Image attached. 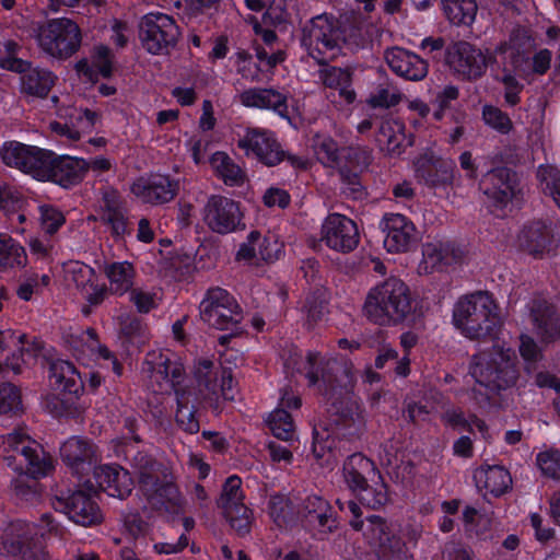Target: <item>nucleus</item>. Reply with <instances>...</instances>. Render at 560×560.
<instances>
[{"label": "nucleus", "instance_id": "1", "mask_svg": "<svg viewBox=\"0 0 560 560\" xmlns=\"http://www.w3.org/2000/svg\"><path fill=\"white\" fill-rule=\"evenodd\" d=\"M452 322L464 337L477 341L493 339L502 324L500 307L487 291L460 296L454 304Z\"/></svg>", "mask_w": 560, "mask_h": 560}, {"label": "nucleus", "instance_id": "2", "mask_svg": "<svg viewBox=\"0 0 560 560\" xmlns=\"http://www.w3.org/2000/svg\"><path fill=\"white\" fill-rule=\"evenodd\" d=\"M469 373L477 385L487 390V396L498 394L516 385L520 378L517 355L509 347L493 345L471 357Z\"/></svg>", "mask_w": 560, "mask_h": 560}, {"label": "nucleus", "instance_id": "3", "mask_svg": "<svg viewBox=\"0 0 560 560\" xmlns=\"http://www.w3.org/2000/svg\"><path fill=\"white\" fill-rule=\"evenodd\" d=\"M58 524L50 514H44L39 523L18 520L4 529L0 542V552L10 560H50L47 548L39 537L56 534Z\"/></svg>", "mask_w": 560, "mask_h": 560}, {"label": "nucleus", "instance_id": "4", "mask_svg": "<svg viewBox=\"0 0 560 560\" xmlns=\"http://www.w3.org/2000/svg\"><path fill=\"white\" fill-rule=\"evenodd\" d=\"M0 460L20 476L40 478L54 468L51 457L23 429L0 435Z\"/></svg>", "mask_w": 560, "mask_h": 560}, {"label": "nucleus", "instance_id": "5", "mask_svg": "<svg viewBox=\"0 0 560 560\" xmlns=\"http://www.w3.org/2000/svg\"><path fill=\"white\" fill-rule=\"evenodd\" d=\"M411 312L410 290L402 280L395 277H390L372 288L363 305L364 316L381 326L399 324Z\"/></svg>", "mask_w": 560, "mask_h": 560}, {"label": "nucleus", "instance_id": "6", "mask_svg": "<svg viewBox=\"0 0 560 560\" xmlns=\"http://www.w3.org/2000/svg\"><path fill=\"white\" fill-rule=\"evenodd\" d=\"M345 40L339 21L329 13L312 18L302 28L301 43L319 65L336 58Z\"/></svg>", "mask_w": 560, "mask_h": 560}, {"label": "nucleus", "instance_id": "7", "mask_svg": "<svg viewBox=\"0 0 560 560\" xmlns=\"http://www.w3.org/2000/svg\"><path fill=\"white\" fill-rule=\"evenodd\" d=\"M35 38L45 54L59 60L72 57L82 43L79 25L68 18L51 19L40 24Z\"/></svg>", "mask_w": 560, "mask_h": 560}, {"label": "nucleus", "instance_id": "8", "mask_svg": "<svg viewBox=\"0 0 560 560\" xmlns=\"http://www.w3.org/2000/svg\"><path fill=\"white\" fill-rule=\"evenodd\" d=\"M194 378L199 399L213 411L221 409V399H234V382L229 369L215 366L209 359H199L195 363Z\"/></svg>", "mask_w": 560, "mask_h": 560}, {"label": "nucleus", "instance_id": "9", "mask_svg": "<svg viewBox=\"0 0 560 560\" xmlns=\"http://www.w3.org/2000/svg\"><path fill=\"white\" fill-rule=\"evenodd\" d=\"M175 20L164 13L145 14L139 23V38L143 48L152 55L168 54L179 38Z\"/></svg>", "mask_w": 560, "mask_h": 560}, {"label": "nucleus", "instance_id": "10", "mask_svg": "<svg viewBox=\"0 0 560 560\" xmlns=\"http://www.w3.org/2000/svg\"><path fill=\"white\" fill-rule=\"evenodd\" d=\"M205 323L217 329H230L242 320V311L235 299L224 289L213 288L207 292L200 305Z\"/></svg>", "mask_w": 560, "mask_h": 560}, {"label": "nucleus", "instance_id": "11", "mask_svg": "<svg viewBox=\"0 0 560 560\" xmlns=\"http://www.w3.org/2000/svg\"><path fill=\"white\" fill-rule=\"evenodd\" d=\"M202 219L210 231L221 235L245 229L238 202L224 196L212 195L208 198Z\"/></svg>", "mask_w": 560, "mask_h": 560}, {"label": "nucleus", "instance_id": "12", "mask_svg": "<svg viewBox=\"0 0 560 560\" xmlns=\"http://www.w3.org/2000/svg\"><path fill=\"white\" fill-rule=\"evenodd\" d=\"M143 372L148 374L155 390L161 393L174 392L176 396L185 393L182 384L185 370L182 363L173 361L161 352H151L143 363Z\"/></svg>", "mask_w": 560, "mask_h": 560}, {"label": "nucleus", "instance_id": "13", "mask_svg": "<svg viewBox=\"0 0 560 560\" xmlns=\"http://www.w3.org/2000/svg\"><path fill=\"white\" fill-rule=\"evenodd\" d=\"M98 213L101 222L116 241H124L130 235L127 201L117 189L107 186L101 190Z\"/></svg>", "mask_w": 560, "mask_h": 560}, {"label": "nucleus", "instance_id": "14", "mask_svg": "<svg viewBox=\"0 0 560 560\" xmlns=\"http://www.w3.org/2000/svg\"><path fill=\"white\" fill-rule=\"evenodd\" d=\"M52 506L82 526L97 525L103 521V514L93 494L83 490L73 491L69 495H56Z\"/></svg>", "mask_w": 560, "mask_h": 560}, {"label": "nucleus", "instance_id": "15", "mask_svg": "<svg viewBox=\"0 0 560 560\" xmlns=\"http://www.w3.org/2000/svg\"><path fill=\"white\" fill-rule=\"evenodd\" d=\"M320 242L337 253H350L358 247L360 242L358 226L348 217L331 213L322 224Z\"/></svg>", "mask_w": 560, "mask_h": 560}, {"label": "nucleus", "instance_id": "16", "mask_svg": "<svg viewBox=\"0 0 560 560\" xmlns=\"http://www.w3.org/2000/svg\"><path fill=\"white\" fill-rule=\"evenodd\" d=\"M446 62L457 75L467 80L479 79L488 67L487 56L468 42H457L448 47Z\"/></svg>", "mask_w": 560, "mask_h": 560}, {"label": "nucleus", "instance_id": "17", "mask_svg": "<svg viewBox=\"0 0 560 560\" xmlns=\"http://www.w3.org/2000/svg\"><path fill=\"white\" fill-rule=\"evenodd\" d=\"M237 147L246 155H254L267 166H275L284 160V151L278 143L275 135L265 129L248 128L237 141Z\"/></svg>", "mask_w": 560, "mask_h": 560}, {"label": "nucleus", "instance_id": "18", "mask_svg": "<svg viewBox=\"0 0 560 560\" xmlns=\"http://www.w3.org/2000/svg\"><path fill=\"white\" fill-rule=\"evenodd\" d=\"M416 177L430 188L446 189L457 178L456 164L450 158L427 154L416 162Z\"/></svg>", "mask_w": 560, "mask_h": 560}, {"label": "nucleus", "instance_id": "19", "mask_svg": "<svg viewBox=\"0 0 560 560\" xmlns=\"http://www.w3.org/2000/svg\"><path fill=\"white\" fill-rule=\"evenodd\" d=\"M382 230L385 233L384 247L388 253H407L418 243V231L415 224L402 214H385Z\"/></svg>", "mask_w": 560, "mask_h": 560}, {"label": "nucleus", "instance_id": "20", "mask_svg": "<svg viewBox=\"0 0 560 560\" xmlns=\"http://www.w3.org/2000/svg\"><path fill=\"white\" fill-rule=\"evenodd\" d=\"M60 457L74 475L83 476L97 464L98 451L89 439L71 436L60 446Z\"/></svg>", "mask_w": 560, "mask_h": 560}, {"label": "nucleus", "instance_id": "21", "mask_svg": "<svg viewBox=\"0 0 560 560\" xmlns=\"http://www.w3.org/2000/svg\"><path fill=\"white\" fill-rule=\"evenodd\" d=\"M142 493L149 503L159 511L171 515H180L185 512L186 500L172 478L166 475L162 480L156 479L150 490H142Z\"/></svg>", "mask_w": 560, "mask_h": 560}, {"label": "nucleus", "instance_id": "22", "mask_svg": "<svg viewBox=\"0 0 560 560\" xmlns=\"http://www.w3.org/2000/svg\"><path fill=\"white\" fill-rule=\"evenodd\" d=\"M481 186L492 205L500 209L505 208L518 191L515 175L506 167H498L487 173Z\"/></svg>", "mask_w": 560, "mask_h": 560}, {"label": "nucleus", "instance_id": "23", "mask_svg": "<svg viewBox=\"0 0 560 560\" xmlns=\"http://www.w3.org/2000/svg\"><path fill=\"white\" fill-rule=\"evenodd\" d=\"M178 184L164 175L139 178L131 186V192L138 199L154 206L170 202L176 196Z\"/></svg>", "mask_w": 560, "mask_h": 560}, {"label": "nucleus", "instance_id": "24", "mask_svg": "<svg viewBox=\"0 0 560 560\" xmlns=\"http://www.w3.org/2000/svg\"><path fill=\"white\" fill-rule=\"evenodd\" d=\"M7 62L8 69L22 73V91L30 95L45 97L55 84L56 77L48 70L33 68L21 59H8Z\"/></svg>", "mask_w": 560, "mask_h": 560}, {"label": "nucleus", "instance_id": "25", "mask_svg": "<svg viewBox=\"0 0 560 560\" xmlns=\"http://www.w3.org/2000/svg\"><path fill=\"white\" fill-rule=\"evenodd\" d=\"M384 57L390 70L406 80L421 81L428 74V62L407 49L393 47L385 51Z\"/></svg>", "mask_w": 560, "mask_h": 560}, {"label": "nucleus", "instance_id": "26", "mask_svg": "<svg viewBox=\"0 0 560 560\" xmlns=\"http://www.w3.org/2000/svg\"><path fill=\"white\" fill-rule=\"evenodd\" d=\"M553 243L550 224L536 220L525 224L517 235L520 248L534 257H542L549 253Z\"/></svg>", "mask_w": 560, "mask_h": 560}, {"label": "nucleus", "instance_id": "27", "mask_svg": "<svg viewBox=\"0 0 560 560\" xmlns=\"http://www.w3.org/2000/svg\"><path fill=\"white\" fill-rule=\"evenodd\" d=\"M240 103L245 107L272 110L288 118V95L272 88H249L238 94Z\"/></svg>", "mask_w": 560, "mask_h": 560}, {"label": "nucleus", "instance_id": "28", "mask_svg": "<svg viewBox=\"0 0 560 560\" xmlns=\"http://www.w3.org/2000/svg\"><path fill=\"white\" fill-rule=\"evenodd\" d=\"M533 330L541 342H555L560 339V314L546 301L534 302L530 310Z\"/></svg>", "mask_w": 560, "mask_h": 560}, {"label": "nucleus", "instance_id": "29", "mask_svg": "<svg viewBox=\"0 0 560 560\" xmlns=\"http://www.w3.org/2000/svg\"><path fill=\"white\" fill-rule=\"evenodd\" d=\"M89 171L88 161L68 155H54L47 182L63 188H70L81 183Z\"/></svg>", "mask_w": 560, "mask_h": 560}, {"label": "nucleus", "instance_id": "30", "mask_svg": "<svg viewBox=\"0 0 560 560\" xmlns=\"http://www.w3.org/2000/svg\"><path fill=\"white\" fill-rule=\"evenodd\" d=\"M98 487L109 497L125 499L133 487L130 474L119 466L103 465L94 469Z\"/></svg>", "mask_w": 560, "mask_h": 560}, {"label": "nucleus", "instance_id": "31", "mask_svg": "<svg viewBox=\"0 0 560 560\" xmlns=\"http://www.w3.org/2000/svg\"><path fill=\"white\" fill-rule=\"evenodd\" d=\"M462 258L463 250L451 243H425L422 245L419 271L431 273L442 266L458 262Z\"/></svg>", "mask_w": 560, "mask_h": 560}, {"label": "nucleus", "instance_id": "32", "mask_svg": "<svg viewBox=\"0 0 560 560\" xmlns=\"http://www.w3.org/2000/svg\"><path fill=\"white\" fill-rule=\"evenodd\" d=\"M300 513L304 522L318 532H331L336 527L331 508L322 497L315 494L306 497Z\"/></svg>", "mask_w": 560, "mask_h": 560}, {"label": "nucleus", "instance_id": "33", "mask_svg": "<svg viewBox=\"0 0 560 560\" xmlns=\"http://www.w3.org/2000/svg\"><path fill=\"white\" fill-rule=\"evenodd\" d=\"M49 381L54 389L78 397L83 392V382L75 366L66 360H56L50 363Z\"/></svg>", "mask_w": 560, "mask_h": 560}, {"label": "nucleus", "instance_id": "34", "mask_svg": "<svg viewBox=\"0 0 560 560\" xmlns=\"http://www.w3.org/2000/svg\"><path fill=\"white\" fill-rule=\"evenodd\" d=\"M346 485L352 492L364 490L366 482L376 475L374 463L361 453L350 455L342 467Z\"/></svg>", "mask_w": 560, "mask_h": 560}, {"label": "nucleus", "instance_id": "35", "mask_svg": "<svg viewBox=\"0 0 560 560\" xmlns=\"http://www.w3.org/2000/svg\"><path fill=\"white\" fill-rule=\"evenodd\" d=\"M349 524L354 530L362 532L366 544L375 548L376 552L396 536L392 534L387 522L378 515L368 516L365 521L351 520Z\"/></svg>", "mask_w": 560, "mask_h": 560}, {"label": "nucleus", "instance_id": "36", "mask_svg": "<svg viewBox=\"0 0 560 560\" xmlns=\"http://www.w3.org/2000/svg\"><path fill=\"white\" fill-rule=\"evenodd\" d=\"M474 477L478 487L494 497L504 494L512 486L510 472L501 466L480 467Z\"/></svg>", "mask_w": 560, "mask_h": 560}, {"label": "nucleus", "instance_id": "37", "mask_svg": "<svg viewBox=\"0 0 560 560\" xmlns=\"http://www.w3.org/2000/svg\"><path fill=\"white\" fill-rule=\"evenodd\" d=\"M75 119L77 126L52 121L50 122V129L67 141L75 142L80 140L82 133H90L94 129L100 120V116L93 110L84 109L78 112Z\"/></svg>", "mask_w": 560, "mask_h": 560}, {"label": "nucleus", "instance_id": "38", "mask_svg": "<svg viewBox=\"0 0 560 560\" xmlns=\"http://www.w3.org/2000/svg\"><path fill=\"white\" fill-rule=\"evenodd\" d=\"M334 364V360L326 358L320 352L308 351L298 366V372L307 378L310 385H315L319 380L330 382Z\"/></svg>", "mask_w": 560, "mask_h": 560}, {"label": "nucleus", "instance_id": "39", "mask_svg": "<svg viewBox=\"0 0 560 560\" xmlns=\"http://www.w3.org/2000/svg\"><path fill=\"white\" fill-rule=\"evenodd\" d=\"M104 273L109 282V291L113 294L124 295L133 288L136 270L128 261H116L104 267Z\"/></svg>", "mask_w": 560, "mask_h": 560}, {"label": "nucleus", "instance_id": "40", "mask_svg": "<svg viewBox=\"0 0 560 560\" xmlns=\"http://www.w3.org/2000/svg\"><path fill=\"white\" fill-rule=\"evenodd\" d=\"M27 265L25 248L5 233H0V272L22 269Z\"/></svg>", "mask_w": 560, "mask_h": 560}, {"label": "nucleus", "instance_id": "41", "mask_svg": "<svg viewBox=\"0 0 560 560\" xmlns=\"http://www.w3.org/2000/svg\"><path fill=\"white\" fill-rule=\"evenodd\" d=\"M498 50L503 54L509 52V56L513 59L514 70L520 75L526 77L529 73L542 75L550 69L552 54L548 49H540L533 56L530 70L523 67V57L515 50H510L505 45L500 46Z\"/></svg>", "mask_w": 560, "mask_h": 560}, {"label": "nucleus", "instance_id": "42", "mask_svg": "<svg viewBox=\"0 0 560 560\" xmlns=\"http://www.w3.org/2000/svg\"><path fill=\"white\" fill-rule=\"evenodd\" d=\"M320 79L327 88L337 90L339 96L348 104L354 101L355 92L350 89L351 73L349 70L337 67L325 68L320 71Z\"/></svg>", "mask_w": 560, "mask_h": 560}, {"label": "nucleus", "instance_id": "43", "mask_svg": "<svg viewBox=\"0 0 560 560\" xmlns=\"http://www.w3.org/2000/svg\"><path fill=\"white\" fill-rule=\"evenodd\" d=\"M446 19L454 25H470L477 14L476 0H441Z\"/></svg>", "mask_w": 560, "mask_h": 560}, {"label": "nucleus", "instance_id": "44", "mask_svg": "<svg viewBox=\"0 0 560 560\" xmlns=\"http://www.w3.org/2000/svg\"><path fill=\"white\" fill-rule=\"evenodd\" d=\"M131 467L138 477L141 491L150 490L152 483L160 477L161 465L147 453H136L131 458Z\"/></svg>", "mask_w": 560, "mask_h": 560}, {"label": "nucleus", "instance_id": "45", "mask_svg": "<svg viewBox=\"0 0 560 560\" xmlns=\"http://www.w3.org/2000/svg\"><path fill=\"white\" fill-rule=\"evenodd\" d=\"M210 164L226 185L236 186L244 182V172L225 152L213 153Z\"/></svg>", "mask_w": 560, "mask_h": 560}, {"label": "nucleus", "instance_id": "46", "mask_svg": "<svg viewBox=\"0 0 560 560\" xmlns=\"http://www.w3.org/2000/svg\"><path fill=\"white\" fill-rule=\"evenodd\" d=\"M377 142L387 153L399 154L405 142L402 124L396 120L382 122L377 135Z\"/></svg>", "mask_w": 560, "mask_h": 560}, {"label": "nucleus", "instance_id": "47", "mask_svg": "<svg viewBox=\"0 0 560 560\" xmlns=\"http://www.w3.org/2000/svg\"><path fill=\"white\" fill-rule=\"evenodd\" d=\"M54 155V152L34 145L23 173L37 180L47 182Z\"/></svg>", "mask_w": 560, "mask_h": 560}, {"label": "nucleus", "instance_id": "48", "mask_svg": "<svg viewBox=\"0 0 560 560\" xmlns=\"http://www.w3.org/2000/svg\"><path fill=\"white\" fill-rule=\"evenodd\" d=\"M33 147L13 140L5 141L0 147V160L4 165L23 172Z\"/></svg>", "mask_w": 560, "mask_h": 560}, {"label": "nucleus", "instance_id": "49", "mask_svg": "<svg viewBox=\"0 0 560 560\" xmlns=\"http://www.w3.org/2000/svg\"><path fill=\"white\" fill-rule=\"evenodd\" d=\"M312 147L317 160L327 167H335L340 160L339 145L328 135H315Z\"/></svg>", "mask_w": 560, "mask_h": 560}, {"label": "nucleus", "instance_id": "50", "mask_svg": "<svg viewBox=\"0 0 560 560\" xmlns=\"http://www.w3.org/2000/svg\"><path fill=\"white\" fill-rule=\"evenodd\" d=\"M223 515L236 535L243 537L250 533L254 524V514L245 503L232 508L229 506V509L223 511Z\"/></svg>", "mask_w": 560, "mask_h": 560}, {"label": "nucleus", "instance_id": "51", "mask_svg": "<svg viewBox=\"0 0 560 560\" xmlns=\"http://www.w3.org/2000/svg\"><path fill=\"white\" fill-rule=\"evenodd\" d=\"M337 429L346 436L359 434L364 428V417L360 407L351 402L336 419Z\"/></svg>", "mask_w": 560, "mask_h": 560}, {"label": "nucleus", "instance_id": "52", "mask_svg": "<svg viewBox=\"0 0 560 560\" xmlns=\"http://www.w3.org/2000/svg\"><path fill=\"white\" fill-rule=\"evenodd\" d=\"M541 191L560 209V170L553 165H540L537 170Z\"/></svg>", "mask_w": 560, "mask_h": 560}, {"label": "nucleus", "instance_id": "53", "mask_svg": "<svg viewBox=\"0 0 560 560\" xmlns=\"http://www.w3.org/2000/svg\"><path fill=\"white\" fill-rule=\"evenodd\" d=\"M268 425L277 439L291 441L294 438V423L291 415L285 409L277 408L271 412Z\"/></svg>", "mask_w": 560, "mask_h": 560}, {"label": "nucleus", "instance_id": "54", "mask_svg": "<svg viewBox=\"0 0 560 560\" xmlns=\"http://www.w3.org/2000/svg\"><path fill=\"white\" fill-rule=\"evenodd\" d=\"M23 411L22 395L12 383L0 384V415L16 416Z\"/></svg>", "mask_w": 560, "mask_h": 560}, {"label": "nucleus", "instance_id": "55", "mask_svg": "<svg viewBox=\"0 0 560 560\" xmlns=\"http://www.w3.org/2000/svg\"><path fill=\"white\" fill-rule=\"evenodd\" d=\"M244 493L242 490V480L237 476L229 477L223 487L220 499L218 501L219 506L222 511L229 509V506H235L244 503Z\"/></svg>", "mask_w": 560, "mask_h": 560}, {"label": "nucleus", "instance_id": "56", "mask_svg": "<svg viewBox=\"0 0 560 560\" xmlns=\"http://www.w3.org/2000/svg\"><path fill=\"white\" fill-rule=\"evenodd\" d=\"M401 100L400 91L393 83L378 85L370 94L369 104L372 107L389 108L397 105Z\"/></svg>", "mask_w": 560, "mask_h": 560}, {"label": "nucleus", "instance_id": "57", "mask_svg": "<svg viewBox=\"0 0 560 560\" xmlns=\"http://www.w3.org/2000/svg\"><path fill=\"white\" fill-rule=\"evenodd\" d=\"M50 282L48 275L38 276L37 273L28 275L21 279L18 288L16 295L20 300L31 301L34 295L40 293L43 288H46Z\"/></svg>", "mask_w": 560, "mask_h": 560}, {"label": "nucleus", "instance_id": "58", "mask_svg": "<svg viewBox=\"0 0 560 560\" xmlns=\"http://www.w3.org/2000/svg\"><path fill=\"white\" fill-rule=\"evenodd\" d=\"M306 314V323L308 327H313L322 322L327 314V302L322 292L310 295L303 306Z\"/></svg>", "mask_w": 560, "mask_h": 560}, {"label": "nucleus", "instance_id": "59", "mask_svg": "<svg viewBox=\"0 0 560 560\" xmlns=\"http://www.w3.org/2000/svg\"><path fill=\"white\" fill-rule=\"evenodd\" d=\"M268 513L278 526L285 525L292 515L289 498L284 494L271 495L268 502Z\"/></svg>", "mask_w": 560, "mask_h": 560}, {"label": "nucleus", "instance_id": "60", "mask_svg": "<svg viewBox=\"0 0 560 560\" xmlns=\"http://www.w3.org/2000/svg\"><path fill=\"white\" fill-rule=\"evenodd\" d=\"M38 210L40 229L47 235L55 234L66 222L62 212L54 206L43 205Z\"/></svg>", "mask_w": 560, "mask_h": 560}, {"label": "nucleus", "instance_id": "61", "mask_svg": "<svg viewBox=\"0 0 560 560\" xmlns=\"http://www.w3.org/2000/svg\"><path fill=\"white\" fill-rule=\"evenodd\" d=\"M482 118L486 125L502 135H508L513 128V122L508 114L492 105L483 106Z\"/></svg>", "mask_w": 560, "mask_h": 560}, {"label": "nucleus", "instance_id": "62", "mask_svg": "<svg viewBox=\"0 0 560 560\" xmlns=\"http://www.w3.org/2000/svg\"><path fill=\"white\" fill-rule=\"evenodd\" d=\"M377 557L380 560H415L405 541L397 535L377 551Z\"/></svg>", "mask_w": 560, "mask_h": 560}, {"label": "nucleus", "instance_id": "63", "mask_svg": "<svg viewBox=\"0 0 560 560\" xmlns=\"http://www.w3.org/2000/svg\"><path fill=\"white\" fill-rule=\"evenodd\" d=\"M184 395L185 393H182L176 396V422L184 431L194 434L199 431V421L195 416V411L184 401Z\"/></svg>", "mask_w": 560, "mask_h": 560}, {"label": "nucleus", "instance_id": "64", "mask_svg": "<svg viewBox=\"0 0 560 560\" xmlns=\"http://www.w3.org/2000/svg\"><path fill=\"white\" fill-rule=\"evenodd\" d=\"M129 300L139 313H149L151 310L158 307L160 298L153 290L132 288L129 292Z\"/></svg>", "mask_w": 560, "mask_h": 560}]
</instances>
